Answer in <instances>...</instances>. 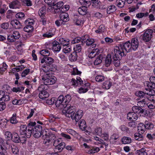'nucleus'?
Masks as SVG:
<instances>
[{"mask_svg":"<svg viewBox=\"0 0 155 155\" xmlns=\"http://www.w3.org/2000/svg\"><path fill=\"white\" fill-rule=\"evenodd\" d=\"M121 141L123 144H129L131 143V138L127 137H124L121 140Z\"/></svg>","mask_w":155,"mask_h":155,"instance_id":"28","label":"nucleus"},{"mask_svg":"<svg viewBox=\"0 0 155 155\" xmlns=\"http://www.w3.org/2000/svg\"><path fill=\"white\" fill-rule=\"evenodd\" d=\"M62 142L61 139H57L56 138L53 142L54 146L55 147L60 144Z\"/></svg>","mask_w":155,"mask_h":155,"instance_id":"64","label":"nucleus"},{"mask_svg":"<svg viewBox=\"0 0 155 155\" xmlns=\"http://www.w3.org/2000/svg\"><path fill=\"white\" fill-rule=\"evenodd\" d=\"M92 6L94 8H98L101 5V2L98 0H91Z\"/></svg>","mask_w":155,"mask_h":155,"instance_id":"34","label":"nucleus"},{"mask_svg":"<svg viewBox=\"0 0 155 155\" xmlns=\"http://www.w3.org/2000/svg\"><path fill=\"white\" fill-rule=\"evenodd\" d=\"M116 10V8L115 6L113 5L109 6L107 8V11L108 14L114 12Z\"/></svg>","mask_w":155,"mask_h":155,"instance_id":"36","label":"nucleus"},{"mask_svg":"<svg viewBox=\"0 0 155 155\" xmlns=\"http://www.w3.org/2000/svg\"><path fill=\"white\" fill-rule=\"evenodd\" d=\"M73 19L74 23L76 25H81L84 23V21H81L77 15H74Z\"/></svg>","mask_w":155,"mask_h":155,"instance_id":"22","label":"nucleus"},{"mask_svg":"<svg viewBox=\"0 0 155 155\" xmlns=\"http://www.w3.org/2000/svg\"><path fill=\"white\" fill-rule=\"evenodd\" d=\"M130 45L132 49L134 51H135L139 46V42L137 39L136 38H132Z\"/></svg>","mask_w":155,"mask_h":155,"instance_id":"16","label":"nucleus"},{"mask_svg":"<svg viewBox=\"0 0 155 155\" xmlns=\"http://www.w3.org/2000/svg\"><path fill=\"white\" fill-rule=\"evenodd\" d=\"M60 19L63 22H66L69 20L68 15L65 12H62L60 15Z\"/></svg>","mask_w":155,"mask_h":155,"instance_id":"18","label":"nucleus"},{"mask_svg":"<svg viewBox=\"0 0 155 155\" xmlns=\"http://www.w3.org/2000/svg\"><path fill=\"white\" fill-rule=\"evenodd\" d=\"M8 9V7H6V5H3L2 6L0 7V13L3 14Z\"/></svg>","mask_w":155,"mask_h":155,"instance_id":"61","label":"nucleus"},{"mask_svg":"<svg viewBox=\"0 0 155 155\" xmlns=\"http://www.w3.org/2000/svg\"><path fill=\"white\" fill-rule=\"evenodd\" d=\"M2 101L6 102L8 101L10 99V97L8 95L3 94L2 96Z\"/></svg>","mask_w":155,"mask_h":155,"instance_id":"63","label":"nucleus"},{"mask_svg":"<svg viewBox=\"0 0 155 155\" xmlns=\"http://www.w3.org/2000/svg\"><path fill=\"white\" fill-rule=\"evenodd\" d=\"M141 133H136L134 134V137L135 139L138 141H141L143 139V137Z\"/></svg>","mask_w":155,"mask_h":155,"instance_id":"43","label":"nucleus"},{"mask_svg":"<svg viewBox=\"0 0 155 155\" xmlns=\"http://www.w3.org/2000/svg\"><path fill=\"white\" fill-rule=\"evenodd\" d=\"M103 56L102 54H100L96 58L94 62V64L97 65L101 64L103 59Z\"/></svg>","mask_w":155,"mask_h":155,"instance_id":"39","label":"nucleus"},{"mask_svg":"<svg viewBox=\"0 0 155 155\" xmlns=\"http://www.w3.org/2000/svg\"><path fill=\"white\" fill-rule=\"evenodd\" d=\"M125 2V0H116V1L117 6L118 7L121 8L124 7Z\"/></svg>","mask_w":155,"mask_h":155,"instance_id":"42","label":"nucleus"},{"mask_svg":"<svg viewBox=\"0 0 155 155\" xmlns=\"http://www.w3.org/2000/svg\"><path fill=\"white\" fill-rule=\"evenodd\" d=\"M42 129L40 125L36 124L33 127L32 134L34 137L38 138L42 134Z\"/></svg>","mask_w":155,"mask_h":155,"instance_id":"7","label":"nucleus"},{"mask_svg":"<svg viewBox=\"0 0 155 155\" xmlns=\"http://www.w3.org/2000/svg\"><path fill=\"white\" fill-rule=\"evenodd\" d=\"M111 54H108L105 60V66L107 67H108L110 66V64L112 62L111 57Z\"/></svg>","mask_w":155,"mask_h":155,"instance_id":"23","label":"nucleus"},{"mask_svg":"<svg viewBox=\"0 0 155 155\" xmlns=\"http://www.w3.org/2000/svg\"><path fill=\"white\" fill-rule=\"evenodd\" d=\"M48 89V87L47 85L44 84L41 85L38 88V90L41 91L45 90L46 91Z\"/></svg>","mask_w":155,"mask_h":155,"instance_id":"60","label":"nucleus"},{"mask_svg":"<svg viewBox=\"0 0 155 155\" xmlns=\"http://www.w3.org/2000/svg\"><path fill=\"white\" fill-rule=\"evenodd\" d=\"M130 45V42L128 41L122 44H120V46H116L114 47V50H116V48L117 49L118 48L119 53L120 54V52L121 53L123 52L124 55L125 53L129 52L131 51L132 49Z\"/></svg>","mask_w":155,"mask_h":155,"instance_id":"4","label":"nucleus"},{"mask_svg":"<svg viewBox=\"0 0 155 155\" xmlns=\"http://www.w3.org/2000/svg\"><path fill=\"white\" fill-rule=\"evenodd\" d=\"M105 77L104 76L102 75H98L95 78L96 81L98 82H101L103 81Z\"/></svg>","mask_w":155,"mask_h":155,"instance_id":"54","label":"nucleus"},{"mask_svg":"<svg viewBox=\"0 0 155 155\" xmlns=\"http://www.w3.org/2000/svg\"><path fill=\"white\" fill-rule=\"evenodd\" d=\"M36 124L35 121L30 122L27 126L25 125H22L20 126V134L22 137H24V141H26L25 138L30 137L32 132L33 127Z\"/></svg>","mask_w":155,"mask_h":155,"instance_id":"3","label":"nucleus"},{"mask_svg":"<svg viewBox=\"0 0 155 155\" xmlns=\"http://www.w3.org/2000/svg\"><path fill=\"white\" fill-rule=\"evenodd\" d=\"M116 50H114L111 52L112 56L113 57L114 64L116 67H119L120 65V59L122 57L124 56L123 52L119 53L118 48H116Z\"/></svg>","mask_w":155,"mask_h":155,"instance_id":"5","label":"nucleus"},{"mask_svg":"<svg viewBox=\"0 0 155 155\" xmlns=\"http://www.w3.org/2000/svg\"><path fill=\"white\" fill-rule=\"evenodd\" d=\"M42 136L43 137L44 136L45 137H44L45 140L46 141H45V143L51 142L53 143L56 138L54 134L50 133H46V132L45 133L43 132Z\"/></svg>","mask_w":155,"mask_h":155,"instance_id":"9","label":"nucleus"},{"mask_svg":"<svg viewBox=\"0 0 155 155\" xmlns=\"http://www.w3.org/2000/svg\"><path fill=\"white\" fill-rule=\"evenodd\" d=\"M148 100L147 98H145L142 100L139 101L137 103V105L139 106L140 107H143L147 104Z\"/></svg>","mask_w":155,"mask_h":155,"instance_id":"44","label":"nucleus"},{"mask_svg":"<svg viewBox=\"0 0 155 155\" xmlns=\"http://www.w3.org/2000/svg\"><path fill=\"white\" fill-rule=\"evenodd\" d=\"M25 16L24 13L21 12L17 13L15 15L16 18L19 20L23 19L25 18Z\"/></svg>","mask_w":155,"mask_h":155,"instance_id":"53","label":"nucleus"},{"mask_svg":"<svg viewBox=\"0 0 155 155\" xmlns=\"http://www.w3.org/2000/svg\"><path fill=\"white\" fill-rule=\"evenodd\" d=\"M5 138L7 140H10L12 139V134L9 131H7L5 133Z\"/></svg>","mask_w":155,"mask_h":155,"instance_id":"55","label":"nucleus"},{"mask_svg":"<svg viewBox=\"0 0 155 155\" xmlns=\"http://www.w3.org/2000/svg\"><path fill=\"white\" fill-rule=\"evenodd\" d=\"M45 63L47 65V66H43V67L44 69H46L47 68L48 69L50 68L49 67H50V66H51L52 64L54 62V60L52 58L50 57H45Z\"/></svg>","mask_w":155,"mask_h":155,"instance_id":"15","label":"nucleus"},{"mask_svg":"<svg viewBox=\"0 0 155 155\" xmlns=\"http://www.w3.org/2000/svg\"><path fill=\"white\" fill-rule=\"evenodd\" d=\"M74 52H76V53L81 52V45L80 44H78L74 45Z\"/></svg>","mask_w":155,"mask_h":155,"instance_id":"48","label":"nucleus"},{"mask_svg":"<svg viewBox=\"0 0 155 155\" xmlns=\"http://www.w3.org/2000/svg\"><path fill=\"white\" fill-rule=\"evenodd\" d=\"M71 83L72 85L76 87L79 85H81L83 84V81L80 77H77L76 80L74 78H72L71 79Z\"/></svg>","mask_w":155,"mask_h":155,"instance_id":"14","label":"nucleus"},{"mask_svg":"<svg viewBox=\"0 0 155 155\" xmlns=\"http://www.w3.org/2000/svg\"><path fill=\"white\" fill-rule=\"evenodd\" d=\"M136 95L140 97V98H143L144 97L145 98H147L146 97V95H152L151 92L149 91L148 92H145L142 91H138L136 92Z\"/></svg>","mask_w":155,"mask_h":155,"instance_id":"19","label":"nucleus"},{"mask_svg":"<svg viewBox=\"0 0 155 155\" xmlns=\"http://www.w3.org/2000/svg\"><path fill=\"white\" fill-rule=\"evenodd\" d=\"M65 146V143L62 142L60 144L55 147V149L58 150L59 152L61 151Z\"/></svg>","mask_w":155,"mask_h":155,"instance_id":"46","label":"nucleus"},{"mask_svg":"<svg viewBox=\"0 0 155 155\" xmlns=\"http://www.w3.org/2000/svg\"><path fill=\"white\" fill-rule=\"evenodd\" d=\"M16 114H14L12 115V117L11 118V123L12 124H15L18 122V121L16 118Z\"/></svg>","mask_w":155,"mask_h":155,"instance_id":"57","label":"nucleus"},{"mask_svg":"<svg viewBox=\"0 0 155 155\" xmlns=\"http://www.w3.org/2000/svg\"><path fill=\"white\" fill-rule=\"evenodd\" d=\"M150 82H146L145 83L147 86L150 89H153L155 88V77L152 76L150 78Z\"/></svg>","mask_w":155,"mask_h":155,"instance_id":"11","label":"nucleus"},{"mask_svg":"<svg viewBox=\"0 0 155 155\" xmlns=\"http://www.w3.org/2000/svg\"><path fill=\"white\" fill-rule=\"evenodd\" d=\"M40 91L39 94V97L40 99H45L49 96V94L46 91L42 90Z\"/></svg>","mask_w":155,"mask_h":155,"instance_id":"21","label":"nucleus"},{"mask_svg":"<svg viewBox=\"0 0 155 155\" xmlns=\"http://www.w3.org/2000/svg\"><path fill=\"white\" fill-rule=\"evenodd\" d=\"M87 10V8L86 6H82L79 8L78 9V12L81 15H84L86 13Z\"/></svg>","mask_w":155,"mask_h":155,"instance_id":"29","label":"nucleus"},{"mask_svg":"<svg viewBox=\"0 0 155 155\" xmlns=\"http://www.w3.org/2000/svg\"><path fill=\"white\" fill-rule=\"evenodd\" d=\"M23 3V5L27 6H31L32 5V3L30 0H21Z\"/></svg>","mask_w":155,"mask_h":155,"instance_id":"52","label":"nucleus"},{"mask_svg":"<svg viewBox=\"0 0 155 155\" xmlns=\"http://www.w3.org/2000/svg\"><path fill=\"white\" fill-rule=\"evenodd\" d=\"M132 110L134 113L135 114L143 113L144 111L140 107L137 106H134L132 108Z\"/></svg>","mask_w":155,"mask_h":155,"instance_id":"27","label":"nucleus"},{"mask_svg":"<svg viewBox=\"0 0 155 155\" xmlns=\"http://www.w3.org/2000/svg\"><path fill=\"white\" fill-rule=\"evenodd\" d=\"M12 140L15 143H19L21 141V140L18 134L16 133H14L12 134Z\"/></svg>","mask_w":155,"mask_h":155,"instance_id":"24","label":"nucleus"},{"mask_svg":"<svg viewBox=\"0 0 155 155\" xmlns=\"http://www.w3.org/2000/svg\"><path fill=\"white\" fill-rule=\"evenodd\" d=\"M54 71L53 68H50L48 70L42 69L41 70L40 74L41 79L44 81V83L46 85L53 84L55 83L56 78L53 76L50 75L51 71Z\"/></svg>","mask_w":155,"mask_h":155,"instance_id":"1","label":"nucleus"},{"mask_svg":"<svg viewBox=\"0 0 155 155\" xmlns=\"http://www.w3.org/2000/svg\"><path fill=\"white\" fill-rule=\"evenodd\" d=\"M112 85V83L109 81H107L103 83L102 87L106 89H109Z\"/></svg>","mask_w":155,"mask_h":155,"instance_id":"33","label":"nucleus"},{"mask_svg":"<svg viewBox=\"0 0 155 155\" xmlns=\"http://www.w3.org/2000/svg\"><path fill=\"white\" fill-rule=\"evenodd\" d=\"M69 59L71 61H76L78 58V55L76 52H73L69 56Z\"/></svg>","mask_w":155,"mask_h":155,"instance_id":"41","label":"nucleus"},{"mask_svg":"<svg viewBox=\"0 0 155 155\" xmlns=\"http://www.w3.org/2000/svg\"><path fill=\"white\" fill-rule=\"evenodd\" d=\"M71 99V96L69 94L67 95L64 97V100L65 105V107H67L68 108V107L69 106L70 107V106H69V105H67V104L69 102Z\"/></svg>","mask_w":155,"mask_h":155,"instance_id":"40","label":"nucleus"},{"mask_svg":"<svg viewBox=\"0 0 155 155\" xmlns=\"http://www.w3.org/2000/svg\"><path fill=\"white\" fill-rule=\"evenodd\" d=\"M12 36L14 37V38L16 39H18L20 37V35L18 31H14L12 34Z\"/></svg>","mask_w":155,"mask_h":155,"instance_id":"59","label":"nucleus"},{"mask_svg":"<svg viewBox=\"0 0 155 155\" xmlns=\"http://www.w3.org/2000/svg\"><path fill=\"white\" fill-rule=\"evenodd\" d=\"M71 50V46L68 45H65L63 46V51L64 53L65 54L70 52Z\"/></svg>","mask_w":155,"mask_h":155,"instance_id":"51","label":"nucleus"},{"mask_svg":"<svg viewBox=\"0 0 155 155\" xmlns=\"http://www.w3.org/2000/svg\"><path fill=\"white\" fill-rule=\"evenodd\" d=\"M40 54L44 56H48L49 55L50 52L47 49H45L41 50Z\"/></svg>","mask_w":155,"mask_h":155,"instance_id":"50","label":"nucleus"},{"mask_svg":"<svg viewBox=\"0 0 155 155\" xmlns=\"http://www.w3.org/2000/svg\"><path fill=\"white\" fill-rule=\"evenodd\" d=\"M100 150V149L98 147H91L89 148L87 153L89 154H93L98 152Z\"/></svg>","mask_w":155,"mask_h":155,"instance_id":"31","label":"nucleus"},{"mask_svg":"<svg viewBox=\"0 0 155 155\" xmlns=\"http://www.w3.org/2000/svg\"><path fill=\"white\" fill-rule=\"evenodd\" d=\"M58 41L59 43L63 45V46L68 45L70 43L69 40L65 38H59Z\"/></svg>","mask_w":155,"mask_h":155,"instance_id":"25","label":"nucleus"},{"mask_svg":"<svg viewBox=\"0 0 155 155\" xmlns=\"http://www.w3.org/2000/svg\"><path fill=\"white\" fill-rule=\"evenodd\" d=\"M10 151H11L13 154H18V147L15 146H11L9 148Z\"/></svg>","mask_w":155,"mask_h":155,"instance_id":"35","label":"nucleus"},{"mask_svg":"<svg viewBox=\"0 0 155 155\" xmlns=\"http://www.w3.org/2000/svg\"><path fill=\"white\" fill-rule=\"evenodd\" d=\"M46 14V7L43 6L40 8L38 12V14L41 17H44Z\"/></svg>","mask_w":155,"mask_h":155,"instance_id":"32","label":"nucleus"},{"mask_svg":"<svg viewBox=\"0 0 155 155\" xmlns=\"http://www.w3.org/2000/svg\"><path fill=\"white\" fill-rule=\"evenodd\" d=\"M153 30L151 29L147 30L142 35V39L145 42L150 41L152 37Z\"/></svg>","mask_w":155,"mask_h":155,"instance_id":"8","label":"nucleus"},{"mask_svg":"<svg viewBox=\"0 0 155 155\" xmlns=\"http://www.w3.org/2000/svg\"><path fill=\"white\" fill-rule=\"evenodd\" d=\"M137 128L138 131L139 133L142 134L145 132L146 127H145L144 124L143 123H140L139 124Z\"/></svg>","mask_w":155,"mask_h":155,"instance_id":"30","label":"nucleus"},{"mask_svg":"<svg viewBox=\"0 0 155 155\" xmlns=\"http://www.w3.org/2000/svg\"><path fill=\"white\" fill-rule=\"evenodd\" d=\"M102 129L101 127H97L95 129L94 134L99 136H101L102 133Z\"/></svg>","mask_w":155,"mask_h":155,"instance_id":"49","label":"nucleus"},{"mask_svg":"<svg viewBox=\"0 0 155 155\" xmlns=\"http://www.w3.org/2000/svg\"><path fill=\"white\" fill-rule=\"evenodd\" d=\"M79 126L80 128L82 130H84L86 127V124L85 121L82 120L79 122Z\"/></svg>","mask_w":155,"mask_h":155,"instance_id":"38","label":"nucleus"},{"mask_svg":"<svg viewBox=\"0 0 155 155\" xmlns=\"http://www.w3.org/2000/svg\"><path fill=\"white\" fill-rule=\"evenodd\" d=\"M136 154L137 155H147L146 149L143 148L137 150L136 151Z\"/></svg>","mask_w":155,"mask_h":155,"instance_id":"47","label":"nucleus"},{"mask_svg":"<svg viewBox=\"0 0 155 155\" xmlns=\"http://www.w3.org/2000/svg\"><path fill=\"white\" fill-rule=\"evenodd\" d=\"M52 50L54 52H59L61 48V46L59 42L56 41H54L52 42Z\"/></svg>","mask_w":155,"mask_h":155,"instance_id":"12","label":"nucleus"},{"mask_svg":"<svg viewBox=\"0 0 155 155\" xmlns=\"http://www.w3.org/2000/svg\"><path fill=\"white\" fill-rule=\"evenodd\" d=\"M24 89V87H14L13 88L12 90L14 92H21L23 91Z\"/></svg>","mask_w":155,"mask_h":155,"instance_id":"56","label":"nucleus"},{"mask_svg":"<svg viewBox=\"0 0 155 155\" xmlns=\"http://www.w3.org/2000/svg\"><path fill=\"white\" fill-rule=\"evenodd\" d=\"M127 119L129 120L135 121L137 120V115L134 112H129L127 114Z\"/></svg>","mask_w":155,"mask_h":155,"instance_id":"20","label":"nucleus"},{"mask_svg":"<svg viewBox=\"0 0 155 155\" xmlns=\"http://www.w3.org/2000/svg\"><path fill=\"white\" fill-rule=\"evenodd\" d=\"M65 146V143L62 142L60 144L55 147V149L58 150L59 152L61 151Z\"/></svg>","mask_w":155,"mask_h":155,"instance_id":"45","label":"nucleus"},{"mask_svg":"<svg viewBox=\"0 0 155 155\" xmlns=\"http://www.w3.org/2000/svg\"><path fill=\"white\" fill-rule=\"evenodd\" d=\"M9 7L10 8H19L20 7V2L18 0H15L9 3Z\"/></svg>","mask_w":155,"mask_h":155,"instance_id":"13","label":"nucleus"},{"mask_svg":"<svg viewBox=\"0 0 155 155\" xmlns=\"http://www.w3.org/2000/svg\"><path fill=\"white\" fill-rule=\"evenodd\" d=\"M25 22L26 25L24 28V31L27 32L33 31V25L35 23L34 20L33 19L28 18L26 20Z\"/></svg>","mask_w":155,"mask_h":155,"instance_id":"6","label":"nucleus"},{"mask_svg":"<svg viewBox=\"0 0 155 155\" xmlns=\"http://www.w3.org/2000/svg\"><path fill=\"white\" fill-rule=\"evenodd\" d=\"M55 105L57 107L61 106V108L64 107V109H66V108L64 106H65L64 100V96L61 95H60L58 98V99L55 102Z\"/></svg>","mask_w":155,"mask_h":155,"instance_id":"10","label":"nucleus"},{"mask_svg":"<svg viewBox=\"0 0 155 155\" xmlns=\"http://www.w3.org/2000/svg\"><path fill=\"white\" fill-rule=\"evenodd\" d=\"M69 108L67 109H63L62 113L64 114L66 117H71L73 120H75L76 122H78L82 117L83 114V111L78 110L75 112L74 109L73 107H68Z\"/></svg>","mask_w":155,"mask_h":155,"instance_id":"2","label":"nucleus"},{"mask_svg":"<svg viewBox=\"0 0 155 155\" xmlns=\"http://www.w3.org/2000/svg\"><path fill=\"white\" fill-rule=\"evenodd\" d=\"M10 24L16 29H19L21 28V23L17 19H13L10 22Z\"/></svg>","mask_w":155,"mask_h":155,"instance_id":"17","label":"nucleus"},{"mask_svg":"<svg viewBox=\"0 0 155 155\" xmlns=\"http://www.w3.org/2000/svg\"><path fill=\"white\" fill-rule=\"evenodd\" d=\"M120 128L122 131L125 132L127 133L130 132L129 128L124 125H121L120 127Z\"/></svg>","mask_w":155,"mask_h":155,"instance_id":"58","label":"nucleus"},{"mask_svg":"<svg viewBox=\"0 0 155 155\" xmlns=\"http://www.w3.org/2000/svg\"><path fill=\"white\" fill-rule=\"evenodd\" d=\"M85 42L87 46L92 45L93 48L95 47L96 46V44H94V40L93 38H90L89 37L88 38H87V41H84V43Z\"/></svg>","mask_w":155,"mask_h":155,"instance_id":"26","label":"nucleus"},{"mask_svg":"<svg viewBox=\"0 0 155 155\" xmlns=\"http://www.w3.org/2000/svg\"><path fill=\"white\" fill-rule=\"evenodd\" d=\"M105 30V26L104 25H101L97 29L95 30V32L97 33L100 34L104 32Z\"/></svg>","mask_w":155,"mask_h":155,"instance_id":"37","label":"nucleus"},{"mask_svg":"<svg viewBox=\"0 0 155 155\" xmlns=\"http://www.w3.org/2000/svg\"><path fill=\"white\" fill-rule=\"evenodd\" d=\"M7 153L5 150L0 145V155H7Z\"/></svg>","mask_w":155,"mask_h":155,"instance_id":"62","label":"nucleus"}]
</instances>
